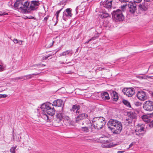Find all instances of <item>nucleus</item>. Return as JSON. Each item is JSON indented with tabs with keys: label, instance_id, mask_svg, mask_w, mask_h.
Here are the masks:
<instances>
[{
	"label": "nucleus",
	"instance_id": "nucleus-59",
	"mask_svg": "<svg viewBox=\"0 0 153 153\" xmlns=\"http://www.w3.org/2000/svg\"><path fill=\"white\" fill-rule=\"evenodd\" d=\"M87 139V140H90V139Z\"/></svg>",
	"mask_w": 153,
	"mask_h": 153
},
{
	"label": "nucleus",
	"instance_id": "nucleus-52",
	"mask_svg": "<svg viewBox=\"0 0 153 153\" xmlns=\"http://www.w3.org/2000/svg\"><path fill=\"white\" fill-rule=\"evenodd\" d=\"M90 41H91L90 40V39L88 40V41H86L85 42V44H88Z\"/></svg>",
	"mask_w": 153,
	"mask_h": 153
},
{
	"label": "nucleus",
	"instance_id": "nucleus-24",
	"mask_svg": "<svg viewBox=\"0 0 153 153\" xmlns=\"http://www.w3.org/2000/svg\"><path fill=\"white\" fill-rule=\"evenodd\" d=\"M100 17L103 18H106L109 16V14L108 13H107L103 12L102 14L100 15Z\"/></svg>",
	"mask_w": 153,
	"mask_h": 153
},
{
	"label": "nucleus",
	"instance_id": "nucleus-61",
	"mask_svg": "<svg viewBox=\"0 0 153 153\" xmlns=\"http://www.w3.org/2000/svg\"><path fill=\"white\" fill-rule=\"evenodd\" d=\"M153 1V0H152Z\"/></svg>",
	"mask_w": 153,
	"mask_h": 153
},
{
	"label": "nucleus",
	"instance_id": "nucleus-30",
	"mask_svg": "<svg viewBox=\"0 0 153 153\" xmlns=\"http://www.w3.org/2000/svg\"><path fill=\"white\" fill-rule=\"evenodd\" d=\"M128 5V3H126L124 5H123L121 7V8L122 10L121 11H124L126 9V6Z\"/></svg>",
	"mask_w": 153,
	"mask_h": 153
},
{
	"label": "nucleus",
	"instance_id": "nucleus-43",
	"mask_svg": "<svg viewBox=\"0 0 153 153\" xmlns=\"http://www.w3.org/2000/svg\"><path fill=\"white\" fill-rule=\"evenodd\" d=\"M121 2H128V0H119Z\"/></svg>",
	"mask_w": 153,
	"mask_h": 153
},
{
	"label": "nucleus",
	"instance_id": "nucleus-60",
	"mask_svg": "<svg viewBox=\"0 0 153 153\" xmlns=\"http://www.w3.org/2000/svg\"><path fill=\"white\" fill-rule=\"evenodd\" d=\"M58 106H59V105H58Z\"/></svg>",
	"mask_w": 153,
	"mask_h": 153
},
{
	"label": "nucleus",
	"instance_id": "nucleus-1",
	"mask_svg": "<svg viewBox=\"0 0 153 153\" xmlns=\"http://www.w3.org/2000/svg\"><path fill=\"white\" fill-rule=\"evenodd\" d=\"M11 0L13 1L14 0ZM15 0L16 1L14 4V8L23 13H29L31 10L37 9L40 4L38 0H33L30 2L25 0Z\"/></svg>",
	"mask_w": 153,
	"mask_h": 153
},
{
	"label": "nucleus",
	"instance_id": "nucleus-54",
	"mask_svg": "<svg viewBox=\"0 0 153 153\" xmlns=\"http://www.w3.org/2000/svg\"><path fill=\"white\" fill-rule=\"evenodd\" d=\"M59 62L60 64H64V62H61L60 61Z\"/></svg>",
	"mask_w": 153,
	"mask_h": 153
},
{
	"label": "nucleus",
	"instance_id": "nucleus-26",
	"mask_svg": "<svg viewBox=\"0 0 153 153\" xmlns=\"http://www.w3.org/2000/svg\"><path fill=\"white\" fill-rule=\"evenodd\" d=\"M13 41L15 44H18L20 45H22L23 41L21 40H18L16 39H14L13 40Z\"/></svg>",
	"mask_w": 153,
	"mask_h": 153
},
{
	"label": "nucleus",
	"instance_id": "nucleus-10",
	"mask_svg": "<svg viewBox=\"0 0 153 153\" xmlns=\"http://www.w3.org/2000/svg\"><path fill=\"white\" fill-rule=\"evenodd\" d=\"M138 7L139 10L142 11H144L148 10L149 6L148 3L146 2H144L139 4L138 5Z\"/></svg>",
	"mask_w": 153,
	"mask_h": 153
},
{
	"label": "nucleus",
	"instance_id": "nucleus-47",
	"mask_svg": "<svg viewBox=\"0 0 153 153\" xmlns=\"http://www.w3.org/2000/svg\"><path fill=\"white\" fill-rule=\"evenodd\" d=\"M27 18L28 19H35V18L34 17H33L32 16H31L29 17H27Z\"/></svg>",
	"mask_w": 153,
	"mask_h": 153
},
{
	"label": "nucleus",
	"instance_id": "nucleus-22",
	"mask_svg": "<svg viewBox=\"0 0 153 153\" xmlns=\"http://www.w3.org/2000/svg\"><path fill=\"white\" fill-rule=\"evenodd\" d=\"M150 116L147 115H144L142 116V119L145 122L148 123L150 121Z\"/></svg>",
	"mask_w": 153,
	"mask_h": 153
},
{
	"label": "nucleus",
	"instance_id": "nucleus-28",
	"mask_svg": "<svg viewBox=\"0 0 153 153\" xmlns=\"http://www.w3.org/2000/svg\"><path fill=\"white\" fill-rule=\"evenodd\" d=\"M38 74L35 73V74H29V75H25V76H24L26 77L27 79H29L33 77V76H32L33 75H36Z\"/></svg>",
	"mask_w": 153,
	"mask_h": 153
},
{
	"label": "nucleus",
	"instance_id": "nucleus-37",
	"mask_svg": "<svg viewBox=\"0 0 153 153\" xmlns=\"http://www.w3.org/2000/svg\"><path fill=\"white\" fill-rule=\"evenodd\" d=\"M5 67L3 65H0V71H3L4 70Z\"/></svg>",
	"mask_w": 153,
	"mask_h": 153
},
{
	"label": "nucleus",
	"instance_id": "nucleus-41",
	"mask_svg": "<svg viewBox=\"0 0 153 153\" xmlns=\"http://www.w3.org/2000/svg\"><path fill=\"white\" fill-rule=\"evenodd\" d=\"M142 0H133V2H134L135 3H139L140 2L142 1Z\"/></svg>",
	"mask_w": 153,
	"mask_h": 153
},
{
	"label": "nucleus",
	"instance_id": "nucleus-39",
	"mask_svg": "<svg viewBox=\"0 0 153 153\" xmlns=\"http://www.w3.org/2000/svg\"><path fill=\"white\" fill-rule=\"evenodd\" d=\"M24 76H22L21 77H16L14 79V80H18V79H23L24 78Z\"/></svg>",
	"mask_w": 153,
	"mask_h": 153
},
{
	"label": "nucleus",
	"instance_id": "nucleus-40",
	"mask_svg": "<svg viewBox=\"0 0 153 153\" xmlns=\"http://www.w3.org/2000/svg\"><path fill=\"white\" fill-rule=\"evenodd\" d=\"M51 103L49 102H47L43 103L41 105H49Z\"/></svg>",
	"mask_w": 153,
	"mask_h": 153
},
{
	"label": "nucleus",
	"instance_id": "nucleus-27",
	"mask_svg": "<svg viewBox=\"0 0 153 153\" xmlns=\"http://www.w3.org/2000/svg\"><path fill=\"white\" fill-rule=\"evenodd\" d=\"M144 103L145 105H153V101L149 100L145 102ZM144 105V104H143Z\"/></svg>",
	"mask_w": 153,
	"mask_h": 153
},
{
	"label": "nucleus",
	"instance_id": "nucleus-46",
	"mask_svg": "<svg viewBox=\"0 0 153 153\" xmlns=\"http://www.w3.org/2000/svg\"><path fill=\"white\" fill-rule=\"evenodd\" d=\"M97 38L96 37H92L91 39H90V40L91 41V40H95Z\"/></svg>",
	"mask_w": 153,
	"mask_h": 153
},
{
	"label": "nucleus",
	"instance_id": "nucleus-23",
	"mask_svg": "<svg viewBox=\"0 0 153 153\" xmlns=\"http://www.w3.org/2000/svg\"><path fill=\"white\" fill-rule=\"evenodd\" d=\"M143 108L146 110L151 111L153 110V106H143Z\"/></svg>",
	"mask_w": 153,
	"mask_h": 153
},
{
	"label": "nucleus",
	"instance_id": "nucleus-6",
	"mask_svg": "<svg viewBox=\"0 0 153 153\" xmlns=\"http://www.w3.org/2000/svg\"><path fill=\"white\" fill-rule=\"evenodd\" d=\"M143 125L137 126L135 130V134L139 137H142L145 133Z\"/></svg>",
	"mask_w": 153,
	"mask_h": 153
},
{
	"label": "nucleus",
	"instance_id": "nucleus-35",
	"mask_svg": "<svg viewBox=\"0 0 153 153\" xmlns=\"http://www.w3.org/2000/svg\"><path fill=\"white\" fill-rule=\"evenodd\" d=\"M13 133L14 132V131L13 130ZM14 134L13 133V141H17V142H19V141H20V140H19V137H18V138H17L16 139L14 137Z\"/></svg>",
	"mask_w": 153,
	"mask_h": 153
},
{
	"label": "nucleus",
	"instance_id": "nucleus-15",
	"mask_svg": "<svg viewBox=\"0 0 153 153\" xmlns=\"http://www.w3.org/2000/svg\"><path fill=\"white\" fill-rule=\"evenodd\" d=\"M128 116L129 117V119L133 120L137 118V114L131 112H128L127 113Z\"/></svg>",
	"mask_w": 153,
	"mask_h": 153
},
{
	"label": "nucleus",
	"instance_id": "nucleus-32",
	"mask_svg": "<svg viewBox=\"0 0 153 153\" xmlns=\"http://www.w3.org/2000/svg\"><path fill=\"white\" fill-rule=\"evenodd\" d=\"M45 66V65H44L43 64H35L33 66V67H37L39 68H40V67H43Z\"/></svg>",
	"mask_w": 153,
	"mask_h": 153
},
{
	"label": "nucleus",
	"instance_id": "nucleus-19",
	"mask_svg": "<svg viewBox=\"0 0 153 153\" xmlns=\"http://www.w3.org/2000/svg\"><path fill=\"white\" fill-rule=\"evenodd\" d=\"M111 94L113 101H117L118 100L119 97L116 91H113L111 93Z\"/></svg>",
	"mask_w": 153,
	"mask_h": 153
},
{
	"label": "nucleus",
	"instance_id": "nucleus-56",
	"mask_svg": "<svg viewBox=\"0 0 153 153\" xmlns=\"http://www.w3.org/2000/svg\"><path fill=\"white\" fill-rule=\"evenodd\" d=\"M128 106L129 107H130V108H131V105H130V106Z\"/></svg>",
	"mask_w": 153,
	"mask_h": 153
},
{
	"label": "nucleus",
	"instance_id": "nucleus-44",
	"mask_svg": "<svg viewBox=\"0 0 153 153\" xmlns=\"http://www.w3.org/2000/svg\"><path fill=\"white\" fill-rule=\"evenodd\" d=\"M6 13H5L4 12L0 11V16H1L4 15H6Z\"/></svg>",
	"mask_w": 153,
	"mask_h": 153
},
{
	"label": "nucleus",
	"instance_id": "nucleus-8",
	"mask_svg": "<svg viewBox=\"0 0 153 153\" xmlns=\"http://www.w3.org/2000/svg\"><path fill=\"white\" fill-rule=\"evenodd\" d=\"M128 5L129 8V11L131 13H134L137 10V4L132 1L128 2Z\"/></svg>",
	"mask_w": 153,
	"mask_h": 153
},
{
	"label": "nucleus",
	"instance_id": "nucleus-33",
	"mask_svg": "<svg viewBox=\"0 0 153 153\" xmlns=\"http://www.w3.org/2000/svg\"><path fill=\"white\" fill-rule=\"evenodd\" d=\"M16 147V146L11 148L10 149V152L11 153H15V151Z\"/></svg>",
	"mask_w": 153,
	"mask_h": 153
},
{
	"label": "nucleus",
	"instance_id": "nucleus-57",
	"mask_svg": "<svg viewBox=\"0 0 153 153\" xmlns=\"http://www.w3.org/2000/svg\"><path fill=\"white\" fill-rule=\"evenodd\" d=\"M152 97H153V92L152 93Z\"/></svg>",
	"mask_w": 153,
	"mask_h": 153
},
{
	"label": "nucleus",
	"instance_id": "nucleus-31",
	"mask_svg": "<svg viewBox=\"0 0 153 153\" xmlns=\"http://www.w3.org/2000/svg\"><path fill=\"white\" fill-rule=\"evenodd\" d=\"M51 56V54H49L48 55L43 56L41 59V60L42 62H43L44 60H46L48 57H49Z\"/></svg>",
	"mask_w": 153,
	"mask_h": 153
},
{
	"label": "nucleus",
	"instance_id": "nucleus-36",
	"mask_svg": "<svg viewBox=\"0 0 153 153\" xmlns=\"http://www.w3.org/2000/svg\"><path fill=\"white\" fill-rule=\"evenodd\" d=\"M54 42V41H53L51 43V44H50L48 45V43H47L46 44V46L48 47H51L53 45Z\"/></svg>",
	"mask_w": 153,
	"mask_h": 153
},
{
	"label": "nucleus",
	"instance_id": "nucleus-11",
	"mask_svg": "<svg viewBox=\"0 0 153 153\" xmlns=\"http://www.w3.org/2000/svg\"><path fill=\"white\" fill-rule=\"evenodd\" d=\"M138 98L141 100H144L146 98V93L143 91H138L137 94Z\"/></svg>",
	"mask_w": 153,
	"mask_h": 153
},
{
	"label": "nucleus",
	"instance_id": "nucleus-4",
	"mask_svg": "<svg viewBox=\"0 0 153 153\" xmlns=\"http://www.w3.org/2000/svg\"><path fill=\"white\" fill-rule=\"evenodd\" d=\"M105 118L102 117H94L92 121V125L95 129H100L105 125Z\"/></svg>",
	"mask_w": 153,
	"mask_h": 153
},
{
	"label": "nucleus",
	"instance_id": "nucleus-9",
	"mask_svg": "<svg viewBox=\"0 0 153 153\" xmlns=\"http://www.w3.org/2000/svg\"><path fill=\"white\" fill-rule=\"evenodd\" d=\"M113 0H105L102 3L103 6L108 9V10L111 8L112 1Z\"/></svg>",
	"mask_w": 153,
	"mask_h": 153
},
{
	"label": "nucleus",
	"instance_id": "nucleus-38",
	"mask_svg": "<svg viewBox=\"0 0 153 153\" xmlns=\"http://www.w3.org/2000/svg\"><path fill=\"white\" fill-rule=\"evenodd\" d=\"M7 95L6 94H0V98H5L7 97Z\"/></svg>",
	"mask_w": 153,
	"mask_h": 153
},
{
	"label": "nucleus",
	"instance_id": "nucleus-48",
	"mask_svg": "<svg viewBox=\"0 0 153 153\" xmlns=\"http://www.w3.org/2000/svg\"><path fill=\"white\" fill-rule=\"evenodd\" d=\"M62 9H61L60 10L57 11L56 12V14H58L59 15V13H60V12H61V10H62Z\"/></svg>",
	"mask_w": 153,
	"mask_h": 153
},
{
	"label": "nucleus",
	"instance_id": "nucleus-13",
	"mask_svg": "<svg viewBox=\"0 0 153 153\" xmlns=\"http://www.w3.org/2000/svg\"><path fill=\"white\" fill-rule=\"evenodd\" d=\"M56 117H57L56 121L60 122L62 119L68 120H69V117L68 116L65 117L62 114V113H58L56 114Z\"/></svg>",
	"mask_w": 153,
	"mask_h": 153
},
{
	"label": "nucleus",
	"instance_id": "nucleus-51",
	"mask_svg": "<svg viewBox=\"0 0 153 153\" xmlns=\"http://www.w3.org/2000/svg\"><path fill=\"white\" fill-rule=\"evenodd\" d=\"M145 1H146L147 2H149L151 0H144Z\"/></svg>",
	"mask_w": 153,
	"mask_h": 153
},
{
	"label": "nucleus",
	"instance_id": "nucleus-55",
	"mask_svg": "<svg viewBox=\"0 0 153 153\" xmlns=\"http://www.w3.org/2000/svg\"><path fill=\"white\" fill-rule=\"evenodd\" d=\"M150 67V66H149V68H148V69L147 70V71L149 70Z\"/></svg>",
	"mask_w": 153,
	"mask_h": 153
},
{
	"label": "nucleus",
	"instance_id": "nucleus-20",
	"mask_svg": "<svg viewBox=\"0 0 153 153\" xmlns=\"http://www.w3.org/2000/svg\"><path fill=\"white\" fill-rule=\"evenodd\" d=\"M101 97L102 99L104 100H108L110 98L108 93L106 92L101 93Z\"/></svg>",
	"mask_w": 153,
	"mask_h": 153
},
{
	"label": "nucleus",
	"instance_id": "nucleus-49",
	"mask_svg": "<svg viewBox=\"0 0 153 153\" xmlns=\"http://www.w3.org/2000/svg\"><path fill=\"white\" fill-rule=\"evenodd\" d=\"M149 43L150 45H151L152 44H153V40L152 41H151L149 42Z\"/></svg>",
	"mask_w": 153,
	"mask_h": 153
},
{
	"label": "nucleus",
	"instance_id": "nucleus-42",
	"mask_svg": "<svg viewBox=\"0 0 153 153\" xmlns=\"http://www.w3.org/2000/svg\"><path fill=\"white\" fill-rule=\"evenodd\" d=\"M56 16V23L54 25H55L58 22V17H59V14H56H56H55Z\"/></svg>",
	"mask_w": 153,
	"mask_h": 153
},
{
	"label": "nucleus",
	"instance_id": "nucleus-29",
	"mask_svg": "<svg viewBox=\"0 0 153 153\" xmlns=\"http://www.w3.org/2000/svg\"><path fill=\"white\" fill-rule=\"evenodd\" d=\"M122 102L125 105H131L130 103L129 102L125 100H122Z\"/></svg>",
	"mask_w": 153,
	"mask_h": 153
},
{
	"label": "nucleus",
	"instance_id": "nucleus-2",
	"mask_svg": "<svg viewBox=\"0 0 153 153\" xmlns=\"http://www.w3.org/2000/svg\"><path fill=\"white\" fill-rule=\"evenodd\" d=\"M108 126L114 134H120L122 129V125L121 122L116 120L111 119L108 123Z\"/></svg>",
	"mask_w": 153,
	"mask_h": 153
},
{
	"label": "nucleus",
	"instance_id": "nucleus-34",
	"mask_svg": "<svg viewBox=\"0 0 153 153\" xmlns=\"http://www.w3.org/2000/svg\"><path fill=\"white\" fill-rule=\"evenodd\" d=\"M147 126L150 128H151L153 127V120H152L149 123Z\"/></svg>",
	"mask_w": 153,
	"mask_h": 153
},
{
	"label": "nucleus",
	"instance_id": "nucleus-5",
	"mask_svg": "<svg viewBox=\"0 0 153 153\" xmlns=\"http://www.w3.org/2000/svg\"><path fill=\"white\" fill-rule=\"evenodd\" d=\"M112 18L116 22L123 21L124 19V16L120 10L118 9L114 11L112 13Z\"/></svg>",
	"mask_w": 153,
	"mask_h": 153
},
{
	"label": "nucleus",
	"instance_id": "nucleus-16",
	"mask_svg": "<svg viewBox=\"0 0 153 153\" xmlns=\"http://www.w3.org/2000/svg\"><path fill=\"white\" fill-rule=\"evenodd\" d=\"M71 10L69 8L67 9L63 13V17L65 16L66 17H71L72 14L71 13Z\"/></svg>",
	"mask_w": 153,
	"mask_h": 153
},
{
	"label": "nucleus",
	"instance_id": "nucleus-14",
	"mask_svg": "<svg viewBox=\"0 0 153 153\" xmlns=\"http://www.w3.org/2000/svg\"><path fill=\"white\" fill-rule=\"evenodd\" d=\"M80 106H73L70 110L71 112L74 113L75 112L76 114H77L79 113L80 111Z\"/></svg>",
	"mask_w": 153,
	"mask_h": 153
},
{
	"label": "nucleus",
	"instance_id": "nucleus-50",
	"mask_svg": "<svg viewBox=\"0 0 153 153\" xmlns=\"http://www.w3.org/2000/svg\"><path fill=\"white\" fill-rule=\"evenodd\" d=\"M123 152H124V151H118L117 152V153H123Z\"/></svg>",
	"mask_w": 153,
	"mask_h": 153
},
{
	"label": "nucleus",
	"instance_id": "nucleus-21",
	"mask_svg": "<svg viewBox=\"0 0 153 153\" xmlns=\"http://www.w3.org/2000/svg\"><path fill=\"white\" fill-rule=\"evenodd\" d=\"M133 120L129 118H127L124 120L125 125L126 126L131 125L132 124Z\"/></svg>",
	"mask_w": 153,
	"mask_h": 153
},
{
	"label": "nucleus",
	"instance_id": "nucleus-18",
	"mask_svg": "<svg viewBox=\"0 0 153 153\" xmlns=\"http://www.w3.org/2000/svg\"><path fill=\"white\" fill-rule=\"evenodd\" d=\"M63 101L61 99H58L55 100L53 102L52 105H64Z\"/></svg>",
	"mask_w": 153,
	"mask_h": 153
},
{
	"label": "nucleus",
	"instance_id": "nucleus-7",
	"mask_svg": "<svg viewBox=\"0 0 153 153\" xmlns=\"http://www.w3.org/2000/svg\"><path fill=\"white\" fill-rule=\"evenodd\" d=\"M123 92L128 97H131L135 93L134 89L133 88H124L123 89Z\"/></svg>",
	"mask_w": 153,
	"mask_h": 153
},
{
	"label": "nucleus",
	"instance_id": "nucleus-53",
	"mask_svg": "<svg viewBox=\"0 0 153 153\" xmlns=\"http://www.w3.org/2000/svg\"><path fill=\"white\" fill-rule=\"evenodd\" d=\"M132 144L131 143L129 145V147L131 148L132 146Z\"/></svg>",
	"mask_w": 153,
	"mask_h": 153
},
{
	"label": "nucleus",
	"instance_id": "nucleus-45",
	"mask_svg": "<svg viewBox=\"0 0 153 153\" xmlns=\"http://www.w3.org/2000/svg\"><path fill=\"white\" fill-rule=\"evenodd\" d=\"M49 16H47L46 17H45L44 19V21H47L48 19V18L49 17Z\"/></svg>",
	"mask_w": 153,
	"mask_h": 153
},
{
	"label": "nucleus",
	"instance_id": "nucleus-12",
	"mask_svg": "<svg viewBox=\"0 0 153 153\" xmlns=\"http://www.w3.org/2000/svg\"><path fill=\"white\" fill-rule=\"evenodd\" d=\"M88 117V115L85 113L80 114L76 117V122L79 123L80 120L86 119Z\"/></svg>",
	"mask_w": 153,
	"mask_h": 153
},
{
	"label": "nucleus",
	"instance_id": "nucleus-17",
	"mask_svg": "<svg viewBox=\"0 0 153 153\" xmlns=\"http://www.w3.org/2000/svg\"><path fill=\"white\" fill-rule=\"evenodd\" d=\"M73 53V52L72 50H66L60 54V56H65L66 55H69L71 56Z\"/></svg>",
	"mask_w": 153,
	"mask_h": 153
},
{
	"label": "nucleus",
	"instance_id": "nucleus-3",
	"mask_svg": "<svg viewBox=\"0 0 153 153\" xmlns=\"http://www.w3.org/2000/svg\"><path fill=\"white\" fill-rule=\"evenodd\" d=\"M44 106L45 108L43 110V112L42 114V117L48 122L51 121V118L55 114V111L53 108H51L49 106Z\"/></svg>",
	"mask_w": 153,
	"mask_h": 153
},
{
	"label": "nucleus",
	"instance_id": "nucleus-25",
	"mask_svg": "<svg viewBox=\"0 0 153 153\" xmlns=\"http://www.w3.org/2000/svg\"><path fill=\"white\" fill-rule=\"evenodd\" d=\"M81 130L82 131L85 133L88 132L89 131V128L87 127H82Z\"/></svg>",
	"mask_w": 153,
	"mask_h": 153
},
{
	"label": "nucleus",
	"instance_id": "nucleus-58",
	"mask_svg": "<svg viewBox=\"0 0 153 153\" xmlns=\"http://www.w3.org/2000/svg\"><path fill=\"white\" fill-rule=\"evenodd\" d=\"M82 125H83V124H84V123H82Z\"/></svg>",
	"mask_w": 153,
	"mask_h": 153
}]
</instances>
